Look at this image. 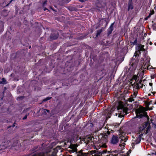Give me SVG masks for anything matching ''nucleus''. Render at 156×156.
Segmentation results:
<instances>
[{
  "label": "nucleus",
  "instance_id": "f257e3e1",
  "mask_svg": "<svg viewBox=\"0 0 156 156\" xmlns=\"http://www.w3.org/2000/svg\"><path fill=\"white\" fill-rule=\"evenodd\" d=\"M136 118H142L144 117H146L147 119V121L144 122L143 123V127L144 129L149 125L150 123L149 122V117L147 115V113L146 112H143L140 109H137L136 111Z\"/></svg>",
  "mask_w": 156,
  "mask_h": 156
},
{
  "label": "nucleus",
  "instance_id": "f03ea898",
  "mask_svg": "<svg viewBox=\"0 0 156 156\" xmlns=\"http://www.w3.org/2000/svg\"><path fill=\"white\" fill-rule=\"evenodd\" d=\"M67 151L70 154L76 152V155L74 156H86V154L82 152V151L78 152H77V149L75 144H71L69 147L67 148Z\"/></svg>",
  "mask_w": 156,
  "mask_h": 156
},
{
  "label": "nucleus",
  "instance_id": "7ed1b4c3",
  "mask_svg": "<svg viewBox=\"0 0 156 156\" xmlns=\"http://www.w3.org/2000/svg\"><path fill=\"white\" fill-rule=\"evenodd\" d=\"M110 129H108V130L106 133H102V136L101 139V142L102 143H103L101 146V147L105 148L107 147L105 144L108 142V139L109 137L111 135L110 132L109 131Z\"/></svg>",
  "mask_w": 156,
  "mask_h": 156
},
{
  "label": "nucleus",
  "instance_id": "20e7f679",
  "mask_svg": "<svg viewBox=\"0 0 156 156\" xmlns=\"http://www.w3.org/2000/svg\"><path fill=\"white\" fill-rule=\"evenodd\" d=\"M139 62V59L138 58H135V57H133L130 60L129 64L130 67L129 70H135L136 69L137 64Z\"/></svg>",
  "mask_w": 156,
  "mask_h": 156
},
{
  "label": "nucleus",
  "instance_id": "39448f33",
  "mask_svg": "<svg viewBox=\"0 0 156 156\" xmlns=\"http://www.w3.org/2000/svg\"><path fill=\"white\" fill-rule=\"evenodd\" d=\"M107 151L104 149L103 151H98L95 152L93 151H90V156H102V154H104L107 153Z\"/></svg>",
  "mask_w": 156,
  "mask_h": 156
},
{
  "label": "nucleus",
  "instance_id": "423d86ee",
  "mask_svg": "<svg viewBox=\"0 0 156 156\" xmlns=\"http://www.w3.org/2000/svg\"><path fill=\"white\" fill-rule=\"evenodd\" d=\"M137 78H136L135 80V83L133 84L132 86H134V87L136 86V89L138 90L140 89V88H142L143 86V84L142 83H141L142 82V80L140 79V80L139 81L138 79L137 80Z\"/></svg>",
  "mask_w": 156,
  "mask_h": 156
},
{
  "label": "nucleus",
  "instance_id": "0eeeda50",
  "mask_svg": "<svg viewBox=\"0 0 156 156\" xmlns=\"http://www.w3.org/2000/svg\"><path fill=\"white\" fill-rule=\"evenodd\" d=\"M119 138L118 136L113 135L110 140L111 144L115 145L118 143L119 141Z\"/></svg>",
  "mask_w": 156,
  "mask_h": 156
},
{
  "label": "nucleus",
  "instance_id": "6e6552de",
  "mask_svg": "<svg viewBox=\"0 0 156 156\" xmlns=\"http://www.w3.org/2000/svg\"><path fill=\"white\" fill-rule=\"evenodd\" d=\"M133 0H129L128 3V8L127 11H129L132 10L133 9Z\"/></svg>",
  "mask_w": 156,
  "mask_h": 156
},
{
  "label": "nucleus",
  "instance_id": "1a4fd4ad",
  "mask_svg": "<svg viewBox=\"0 0 156 156\" xmlns=\"http://www.w3.org/2000/svg\"><path fill=\"white\" fill-rule=\"evenodd\" d=\"M126 136V133H124V134L123 133L121 134V136L119 138L121 139L120 140V143H122V141L126 142L127 141L128 139V138L127 136Z\"/></svg>",
  "mask_w": 156,
  "mask_h": 156
},
{
  "label": "nucleus",
  "instance_id": "9d476101",
  "mask_svg": "<svg viewBox=\"0 0 156 156\" xmlns=\"http://www.w3.org/2000/svg\"><path fill=\"white\" fill-rule=\"evenodd\" d=\"M114 23H112L110 27L107 30V35L109 36L112 32V31L114 30L113 25Z\"/></svg>",
  "mask_w": 156,
  "mask_h": 156
},
{
  "label": "nucleus",
  "instance_id": "9b49d317",
  "mask_svg": "<svg viewBox=\"0 0 156 156\" xmlns=\"http://www.w3.org/2000/svg\"><path fill=\"white\" fill-rule=\"evenodd\" d=\"M9 12L6 9H4L1 12V15L2 16L6 17L7 16Z\"/></svg>",
  "mask_w": 156,
  "mask_h": 156
},
{
  "label": "nucleus",
  "instance_id": "f8f14e48",
  "mask_svg": "<svg viewBox=\"0 0 156 156\" xmlns=\"http://www.w3.org/2000/svg\"><path fill=\"white\" fill-rule=\"evenodd\" d=\"M144 71H142L140 73H138L137 75V76H136V75H135V76L136 77L135 78H134L135 79L137 78V77H138L139 78H140V79L142 80L143 78L144 77Z\"/></svg>",
  "mask_w": 156,
  "mask_h": 156
},
{
  "label": "nucleus",
  "instance_id": "ddd939ff",
  "mask_svg": "<svg viewBox=\"0 0 156 156\" xmlns=\"http://www.w3.org/2000/svg\"><path fill=\"white\" fill-rule=\"evenodd\" d=\"M112 108L110 110H108L106 112V115L108 118H110L113 112Z\"/></svg>",
  "mask_w": 156,
  "mask_h": 156
},
{
  "label": "nucleus",
  "instance_id": "4468645a",
  "mask_svg": "<svg viewBox=\"0 0 156 156\" xmlns=\"http://www.w3.org/2000/svg\"><path fill=\"white\" fill-rule=\"evenodd\" d=\"M144 45H142L141 44H139L137 46V48H136V49L139 50L141 51H144L145 49L144 48Z\"/></svg>",
  "mask_w": 156,
  "mask_h": 156
},
{
  "label": "nucleus",
  "instance_id": "2eb2a0df",
  "mask_svg": "<svg viewBox=\"0 0 156 156\" xmlns=\"http://www.w3.org/2000/svg\"><path fill=\"white\" fill-rule=\"evenodd\" d=\"M58 37V35L56 34H51L50 36V39L52 40H55L57 39Z\"/></svg>",
  "mask_w": 156,
  "mask_h": 156
},
{
  "label": "nucleus",
  "instance_id": "dca6fc26",
  "mask_svg": "<svg viewBox=\"0 0 156 156\" xmlns=\"http://www.w3.org/2000/svg\"><path fill=\"white\" fill-rule=\"evenodd\" d=\"M141 140V135H139L136 139L135 140L134 143L136 144H138L140 143Z\"/></svg>",
  "mask_w": 156,
  "mask_h": 156
},
{
  "label": "nucleus",
  "instance_id": "f3484780",
  "mask_svg": "<svg viewBox=\"0 0 156 156\" xmlns=\"http://www.w3.org/2000/svg\"><path fill=\"white\" fill-rule=\"evenodd\" d=\"M141 51L138 50H136V51L135 52L133 57H135V58H136L137 56H139V54H141Z\"/></svg>",
  "mask_w": 156,
  "mask_h": 156
},
{
  "label": "nucleus",
  "instance_id": "a211bd4d",
  "mask_svg": "<svg viewBox=\"0 0 156 156\" xmlns=\"http://www.w3.org/2000/svg\"><path fill=\"white\" fill-rule=\"evenodd\" d=\"M121 110L122 111L123 114L125 115L128 113V109L127 108L124 107L121 109Z\"/></svg>",
  "mask_w": 156,
  "mask_h": 156
},
{
  "label": "nucleus",
  "instance_id": "6ab92c4d",
  "mask_svg": "<svg viewBox=\"0 0 156 156\" xmlns=\"http://www.w3.org/2000/svg\"><path fill=\"white\" fill-rule=\"evenodd\" d=\"M72 139H73V141L75 142L76 141L79 139V136L77 135H74L72 136Z\"/></svg>",
  "mask_w": 156,
  "mask_h": 156
},
{
  "label": "nucleus",
  "instance_id": "aec40b11",
  "mask_svg": "<svg viewBox=\"0 0 156 156\" xmlns=\"http://www.w3.org/2000/svg\"><path fill=\"white\" fill-rule=\"evenodd\" d=\"M102 31L103 30L102 29L97 30L95 38H96L98 37L99 36H100Z\"/></svg>",
  "mask_w": 156,
  "mask_h": 156
},
{
  "label": "nucleus",
  "instance_id": "412c9836",
  "mask_svg": "<svg viewBox=\"0 0 156 156\" xmlns=\"http://www.w3.org/2000/svg\"><path fill=\"white\" fill-rule=\"evenodd\" d=\"M2 81H0V84H5L7 83V82L5 79L3 78L2 79Z\"/></svg>",
  "mask_w": 156,
  "mask_h": 156
},
{
  "label": "nucleus",
  "instance_id": "4be33fe9",
  "mask_svg": "<svg viewBox=\"0 0 156 156\" xmlns=\"http://www.w3.org/2000/svg\"><path fill=\"white\" fill-rule=\"evenodd\" d=\"M137 38H136L133 42L130 41V43L131 45H137Z\"/></svg>",
  "mask_w": 156,
  "mask_h": 156
},
{
  "label": "nucleus",
  "instance_id": "5701e85b",
  "mask_svg": "<svg viewBox=\"0 0 156 156\" xmlns=\"http://www.w3.org/2000/svg\"><path fill=\"white\" fill-rule=\"evenodd\" d=\"M134 97L131 96L128 99V101L130 102H132L133 101H134Z\"/></svg>",
  "mask_w": 156,
  "mask_h": 156
},
{
  "label": "nucleus",
  "instance_id": "b1692460",
  "mask_svg": "<svg viewBox=\"0 0 156 156\" xmlns=\"http://www.w3.org/2000/svg\"><path fill=\"white\" fill-rule=\"evenodd\" d=\"M137 93H138L137 91H135L134 92L133 94H132L131 95V96L133 97H134V98H135L137 95Z\"/></svg>",
  "mask_w": 156,
  "mask_h": 156
},
{
  "label": "nucleus",
  "instance_id": "393cba45",
  "mask_svg": "<svg viewBox=\"0 0 156 156\" xmlns=\"http://www.w3.org/2000/svg\"><path fill=\"white\" fill-rule=\"evenodd\" d=\"M52 98V97H47L46 98L44 99L43 100V102H45L48 100H50Z\"/></svg>",
  "mask_w": 156,
  "mask_h": 156
},
{
  "label": "nucleus",
  "instance_id": "a878e982",
  "mask_svg": "<svg viewBox=\"0 0 156 156\" xmlns=\"http://www.w3.org/2000/svg\"><path fill=\"white\" fill-rule=\"evenodd\" d=\"M142 67L144 69H148L149 67L148 66V64L147 65L146 64V63H145V65L142 66Z\"/></svg>",
  "mask_w": 156,
  "mask_h": 156
},
{
  "label": "nucleus",
  "instance_id": "bb28decb",
  "mask_svg": "<svg viewBox=\"0 0 156 156\" xmlns=\"http://www.w3.org/2000/svg\"><path fill=\"white\" fill-rule=\"evenodd\" d=\"M59 148V147H57L56 148H54L53 149V151L57 154V153L58 152V149Z\"/></svg>",
  "mask_w": 156,
  "mask_h": 156
},
{
  "label": "nucleus",
  "instance_id": "cd10ccee",
  "mask_svg": "<svg viewBox=\"0 0 156 156\" xmlns=\"http://www.w3.org/2000/svg\"><path fill=\"white\" fill-rule=\"evenodd\" d=\"M69 10L71 11H75L76 10L75 8L73 6L70 7L69 8Z\"/></svg>",
  "mask_w": 156,
  "mask_h": 156
},
{
  "label": "nucleus",
  "instance_id": "c85d7f7f",
  "mask_svg": "<svg viewBox=\"0 0 156 156\" xmlns=\"http://www.w3.org/2000/svg\"><path fill=\"white\" fill-rule=\"evenodd\" d=\"M151 126L150 125H149L147 126V130H146V133H148V131H149L151 129Z\"/></svg>",
  "mask_w": 156,
  "mask_h": 156
},
{
  "label": "nucleus",
  "instance_id": "c756f323",
  "mask_svg": "<svg viewBox=\"0 0 156 156\" xmlns=\"http://www.w3.org/2000/svg\"><path fill=\"white\" fill-rule=\"evenodd\" d=\"M24 97L23 96H20L18 97L17 99L18 100H22L24 98Z\"/></svg>",
  "mask_w": 156,
  "mask_h": 156
},
{
  "label": "nucleus",
  "instance_id": "7c9ffc66",
  "mask_svg": "<svg viewBox=\"0 0 156 156\" xmlns=\"http://www.w3.org/2000/svg\"><path fill=\"white\" fill-rule=\"evenodd\" d=\"M47 1H45L43 3V4H42V7H44L45 6V5L47 4Z\"/></svg>",
  "mask_w": 156,
  "mask_h": 156
},
{
  "label": "nucleus",
  "instance_id": "2f4dec72",
  "mask_svg": "<svg viewBox=\"0 0 156 156\" xmlns=\"http://www.w3.org/2000/svg\"><path fill=\"white\" fill-rule=\"evenodd\" d=\"M151 15L154 14V12L153 10H152L150 12V13Z\"/></svg>",
  "mask_w": 156,
  "mask_h": 156
},
{
  "label": "nucleus",
  "instance_id": "473e14b6",
  "mask_svg": "<svg viewBox=\"0 0 156 156\" xmlns=\"http://www.w3.org/2000/svg\"><path fill=\"white\" fill-rule=\"evenodd\" d=\"M31 156H40V154H34Z\"/></svg>",
  "mask_w": 156,
  "mask_h": 156
},
{
  "label": "nucleus",
  "instance_id": "72a5a7b5",
  "mask_svg": "<svg viewBox=\"0 0 156 156\" xmlns=\"http://www.w3.org/2000/svg\"><path fill=\"white\" fill-rule=\"evenodd\" d=\"M27 115H26L23 118V120H25L27 118Z\"/></svg>",
  "mask_w": 156,
  "mask_h": 156
},
{
  "label": "nucleus",
  "instance_id": "f704fd0d",
  "mask_svg": "<svg viewBox=\"0 0 156 156\" xmlns=\"http://www.w3.org/2000/svg\"><path fill=\"white\" fill-rule=\"evenodd\" d=\"M116 125H115V127H118L119 126V125L120 124L119 123H116Z\"/></svg>",
  "mask_w": 156,
  "mask_h": 156
},
{
  "label": "nucleus",
  "instance_id": "c9c22d12",
  "mask_svg": "<svg viewBox=\"0 0 156 156\" xmlns=\"http://www.w3.org/2000/svg\"><path fill=\"white\" fill-rule=\"evenodd\" d=\"M135 144H136L134 143H132V146L133 148H134V147Z\"/></svg>",
  "mask_w": 156,
  "mask_h": 156
},
{
  "label": "nucleus",
  "instance_id": "e433bc0d",
  "mask_svg": "<svg viewBox=\"0 0 156 156\" xmlns=\"http://www.w3.org/2000/svg\"><path fill=\"white\" fill-rule=\"evenodd\" d=\"M45 112H47L48 113H49L50 112V111L49 110L45 109Z\"/></svg>",
  "mask_w": 156,
  "mask_h": 156
},
{
  "label": "nucleus",
  "instance_id": "4c0bfd02",
  "mask_svg": "<svg viewBox=\"0 0 156 156\" xmlns=\"http://www.w3.org/2000/svg\"><path fill=\"white\" fill-rule=\"evenodd\" d=\"M15 124H16V122H14V123L12 125V127H14L15 126Z\"/></svg>",
  "mask_w": 156,
  "mask_h": 156
},
{
  "label": "nucleus",
  "instance_id": "58836bf2",
  "mask_svg": "<svg viewBox=\"0 0 156 156\" xmlns=\"http://www.w3.org/2000/svg\"><path fill=\"white\" fill-rule=\"evenodd\" d=\"M149 85L150 86H152L153 85V83H149Z\"/></svg>",
  "mask_w": 156,
  "mask_h": 156
},
{
  "label": "nucleus",
  "instance_id": "ea45409f",
  "mask_svg": "<svg viewBox=\"0 0 156 156\" xmlns=\"http://www.w3.org/2000/svg\"><path fill=\"white\" fill-rule=\"evenodd\" d=\"M46 10H48V9L47 8H45V7L44 8V11H46Z\"/></svg>",
  "mask_w": 156,
  "mask_h": 156
},
{
  "label": "nucleus",
  "instance_id": "a19ab883",
  "mask_svg": "<svg viewBox=\"0 0 156 156\" xmlns=\"http://www.w3.org/2000/svg\"><path fill=\"white\" fill-rule=\"evenodd\" d=\"M151 15L150 13H149V15L147 16V18H149L151 16Z\"/></svg>",
  "mask_w": 156,
  "mask_h": 156
},
{
  "label": "nucleus",
  "instance_id": "79ce46f5",
  "mask_svg": "<svg viewBox=\"0 0 156 156\" xmlns=\"http://www.w3.org/2000/svg\"><path fill=\"white\" fill-rule=\"evenodd\" d=\"M151 154L152 155L155 154L156 155V152H154V153H151Z\"/></svg>",
  "mask_w": 156,
  "mask_h": 156
},
{
  "label": "nucleus",
  "instance_id": "37998d69",
  "mask_svg": "<svg viewBox=\"0 0 156 156\" xmlns=\"http://www.w3.org/2000/svg\"><path fill=\"white\" fill-rule=\"evenodd\" d=\"M148 18H147V17H145L144 18V20H148Z\"/></svg>",
  "mask_w": 156,
  "mask_h": 156
},
{
  "label": "nucleus",
  "instance_id": "c03bdc74",
  "mask_svg": "<svg viewBox=\"0 0 156 156\" xmlns=\"http://www.w3.org/2000/svg\"><path fill=\"white\" fill-rule=\"evenodd\" d=\"M79 1H80V2H84V0H78Z\"/></svg>",
  "mask_w": 156,
  "mask_h": 156
},
{
  "label": "nucleus",
  "instance_id": "a18cd8bd",
  "mask_svg": "<svg viewBox=\"0 0 156 156\" xmlns=\"http://www.w3.org/2000/svg\"><path fill=\"white\" fill-rule=\"evenodd\" d=\"M101 20H105L104 21H105V22L107 23V21H106V20L105 19V18H102Z\"/></svg>",
  "mask_w": 156,
  "mask_h": 156
},
{
  "label": "nucleus",
  "instance_id": "49530a36",
  "mask_svg": "<svg viewBox=\"0 0 156 156\" xmlns=\"http://www.w3.org/2000/svg\"><path fill=\"white\" fill-rule=\"evenodd\" d=\"M20 53V52L19 51H17L16 53H13L14 54H16L15 53Z\"/></svg>",
  "mask_w": 156,
  "mask_h": 156
},
{
  "label": "nucleus",
  "instance_id": "de8ad7c7",
  "mask_svg": "<svg viewBox=\"0 0 156 156\" xmlns=\"http://www.w3.org/2000/svg\"><path fill=\"white\" fill-rule=\"evenodd\" d=\"M149 44L151 45L152 44V43L151 42H150Z\"/></svg>",
  "mask_w": 156,
  "mask_h": 156
},
{
  "label": "nucleus",
  "instance_id": "09e8293b",
  "mask_svg": "<svg viewBox=\"0 0 156 156\" xmlns=\"http://www.w3.org/2000/svg\"><path fill=\"white\" fill-rule=\"evenodd\" d=\"M151 78L152 79V78H154V76H151Z\"/></svg>",
  "mask_w": 156,
  "mask_h": 156
},
{
  "label": "nucleus",
  "instance_id": "8fccbe9b",
  "mask_svg": "<svg viewBox=\"0 0 156 156\" xmlns=\"http://www.w3.org/2000/svg\"><path fill=\"white\" fill-rule=\"evenodd\" d=\"M122 144H123V146H124V145H125V143H122Z\"/></svg>",
  "mask_w": 156,
  "mask_h": 156
},
{
  "label": "nucleus",
  "instance_id": "3c124183",
  "mask_svg": "<svg viewBox=\"0 0 156 156\" xmlns=\"http://www.w3.org/2000/svg\"><path fill=\"white\" fill-rule=\"evenodd\" d=\"M154 9L156 10V6L154 7Z\"/></svg>",
  "mask_w": 156,
  "mask_h": 156
},
{
  "label": "nucleus",
  "instance_id": "603ef678",
  "mask_svg": "<svg viewBox=\"0 0 156 156\" xmlns=\"http://www.w3.org/2000/svg\"><path fill=\"white\" fill-rule=\"evenodd\" d=\"M93 126V124L92 123H91L90 124V126Z\"/></svg>",
  "mask_w": 156,
  "mask_h": 156
},
{
  "label": "nucleus",
  "instance_id": "864d4df0",
  "mask_svg": "<svg viewBox=\"0 0 156 156\" xmlns=\"http://www.w3.org/2000/svg\"><path fill=\"white\" fill-rule=\"evenodd\" d=\"M12 74H11L10 75V76H12Z\"/></svg>",
  "mask_w": 156,
  "mask_h": 156
},
{
  "label": "nucleus",
  "instance_id": "5fc2aeb1",
  "mask_svg": "<svg viewBox=\"0 0 156 156\" xmlns=\"http://www.w3.org/2000/svg\"><path fill=\"white\" fill-rule=\"evenodd\" d=\"M11 127V126H9L8 127V128H10Z\"/></svg>",
  "mask_w": 156,
  "mask_h": 156
},
{
  "label": "nucleus",
  "instance_id": "6e6d98bb",
  "mask_svg": "<svg viewBox=\"0 0 156 156\" xmlns=\"http://www.w3.org/2000/svg\"><path fill=\"white\" fill-rule=\"evenodd\" d=\"M155 93L156 92H153V94H155Z\"/></svg>",
  "mask_w": 156,
  "mask_h": 156
},
{
  "label": "nucleus",
  "instance_id": "4d7b16f0",
  "mask_svg": "<svg viewBox=\"0 0 156 156\" xmlns=\"http://www.w3.org/2000/svg\"><path fill=\"white\" fill-rule=\"evenodd\" d=\"M118 155V154H117V155H115L114 156H117Z\"/></svg>",
  "mask_w": 156,
  "mask_h": 156
},
{
  "label": "nucleus",
  "instance_id": "13d9d810",
  "mask_svg": "<svg viewBox=\"0 0 156 156\" xmlns=\"http://www.w3.org/2000/svg\"><path fill=\"white\" fill-rule=\"evenodd\" d=\"M154 44L155 45H156V43H154Z\"/></svg>",
  "mask_w": 156,
  "mask_h": 156
},
{
  "label": "nucleus",
  "instance_id": "bf43d9fd",
  "mask_svg": "<svg viewBox=\"0 0 156 156\" xmlns=\"http://www.w3.org/2000/svg\"><path fill=\"white\" fill-rule=\"evenodd\" d=\"M121 145H122V144H119V146H121Z\"/></svg>",
  "mask_w": 156,
  "mask_h": 156
},
{
  "label": "nucleus",
  "instance_id": "052dcab7",
  "mask_svg": "<svg viewBox=\"0 0 156 156\" xmlns=\"http://www.w3.org/2000/svg\"><path fill=\"white\" fill-rule=\"evenodd\" d=\"M31 46H29V48H31Z\"/></svg>",
  "mask_w": 156,
  "mask_h": 156
},
{
  "label": "nucleus",
  "instance_id": "680f3d73",
  "mask_svg": "<svg viewBox=\"0 0 156 156\" xmlns=\"http://www.w3.org/2000/svg\"><path fill=\"white\" fill-rule=\"evenodd\" d=\"M151 120V122H152V121L153 120Z\"/></svg>",
  "mask_w": 156,
  "mask_h": 156
},
{
  "label": "nucleus",
  "instance_id": "e2e57ef3",
  "mask_svg": "<svg viewBox=\"0 0 156 156\" xmlns=\"http://www.w3.org/2000/svg\"><path fill=\"white\" fill-rule=\"evenodd\" d=\"M155 125L156 126V124Z\"/></svg>",
  "mask_w": 156,
  "mask_h": 156
},
{
  "label": "nucleus",
  "instance_id": "0e129e2a",
  "mask_svg": "<svg viewBox=\"0 0 156 156\" xmlns=\"http://www.w3.org/2000/svg\"><path fill=\"white\" fill-rule=\"evenodd\" d=\"M111 131H112V129H111Z\"/></svg>",
  "mask_w": 156,
  "mask_h": 156
},
{
  "label": "nucleus",
  "instance_id": "69168bd1",
  "mask_svg": "<svg viewBox=\"0 0 156 156\" xmlns=\"http://www.w3.org/2000/svg\"><path fill=\"white\" fill-rule=\"evenodd\" d=\"M155 103L156 104V101L155 102Z\"/></svg>",
  "mask_w": 156,
  "mask_h": 156
}]
</instances>
